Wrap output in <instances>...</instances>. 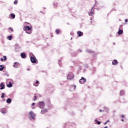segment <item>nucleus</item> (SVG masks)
Segmentation results:
<instances>
[{"label":"nucleus","mask_w":128,"mask_h":128,"mask_svg":"<svg viewBox=\"0 0 128 128\" xmlns=\"http://www.w3.org/2000/svg\"><path fill=\"white\" fill-rule=\"evenodd\" d=\"M32 29V27L28 26H25L24 28V30L26 32V34H32V32H28V30H30Z\"/></svg>","instance_id":"obj_1"},{"label":"nucleus","mask_w":128,"mask_h":128,"mask_svg":"<svg viewBox=\"0 0 128 128\" xmlns=\"http://www.w3.org/2000/svg\"><path fill=\"white\" fill-rule=\"evenodd\" d=\"M36 116V114H34V112H32V111H30V112H29V118L30 120V118H32V120H34V117Z\"/></svg>","instance_id":"obj_2"},{"label":"nucleus","mask_w":128,"mask_h":128,"mask_svg":"<svg viewBox=\"0 0 128 128\" xmlns=\"http://www.w3.org/2000/svg\"><path fill=\"white\" fill-rule=\"evenodd\" d=\"M30 60L32 64H36V58L34 56H32L30 58Z\"/></svg>","instance_id":"obj_3"},{"label":"nucleus","mask_w":128,"mask_h":128,"mask_svg":"<svg viewBox=\"0 0 128 128\" xmlns=\"http://www.w3.org/2000/svg\"><path fill=\"white\" fill-rule=\"evenodd\" d=\"M38 104L40 108H44V102H40L38 103Z\"/></svg>","instance_id":"obj_4"},{"label":"nucleus","mask_w":128,"mask_h":128,"mask_svg":"<svg viewBox=\"0 0 128 128\" xmlns=\"http://www.w3.org/2000/svg\"><path fill=\"white\" fill-rule=\"evenodd\" d=\"M68 80H72L74 78V74L72 72H70L68 74L67 76Z\"/></svg>","instance_id":"obj_5"},{"label":"nucleus","mask_w":128,"mask_h":128,"mask_svg":"<svg viewBox=\"0 0 128 128\" xmlns=\"http://www.w3.org/2000/svg\"><path fill=\"white\" fill-rule=\"evenodd\" d=\"M86 82V80L84 78L82 77L81 79L80 80L79 82L82 84H84Z\"/></svg>","instance_id":"obj_6"},{"label":"nucleus","mask_w":128,"mask_h":128,"mask_svg":"<svg viewBox=\"0 0 128 128\" xmlns=\"http://www.w3.org/2000/svg\"><path fill=\"white\" fill-rule=\"evenodd\" d=\"M13 66L15 68H20V64L18 62H15Z\"/></svg>","instance_id":"obj_7"},{"label":"nucleus","mask_w":128,"mask_h":128,"mask_svg":"<svg viewBox=\"0 0 128 128\" xmlns=\"http://www.w3.org/2000/svg\"><path fill=\"white\" fill-rule=\"evenodd\" d=\"M94 8H92L90 10V12H88V14L90 16H92V14H94Z\"/></svg>","instance_id":"obj_8"},{"label":"nucleus","mask_w":128,"mask_h":128,"mask_svg":"<svg viewBox=\"0 0 128 128\" xmlns=\"http://www.w3.org/2000/svg\"><path fill=\"white\" fill-rule=\"evenodd\" d=\"M77 34L78 36H84V33L80 31L77 32Z\"/></svg>","instance_id":"obj_9"},{"label":"nucleus","mask_w":128,"mask_h":128,"mask_svg":"<svg viewBox=\"0 0 128 128\" xmlns=\"http://www.w3.org/2000/svg\"><path fill=\"white\" fill-rule=\"evenodd\" d=\"M118 64V60H114L112 62V64L113 66H116V64Z\"/></svg>","instance_id":"obj_10"},{"label":"nucleus","mask_w":128,"mask_h":128,"mask_svg":"<svg viewBox=\"0 0 128 128\" xmlns=\"http://www.w3.org/2000/svg\"><path fill=\"white\" fill-rule=\"evenodd\" d=\"M26 54L24 52L20 54V56L22 58H26Z\"/></svg>","instance_id":"obj_11"},{"label":"nucleus","mask_w":128,"mask_h":128,"mask_svg":"<svg viewBox=\"0 0 128 128\" xmlns=\"http://www.w3.org/2000/svg\"><path fill=\"white\" fill-rule=\"evenodd\" d=\"M45 112H48V109H44L41 110V114H44Z\"/></svg>","instance_id":"obj_12"},{"label":"nucleus","mask_w":128,"mask_h":128,"mask_svg":"<svg viewBox=\"0 0 128 128\" xmlns=\"http://www.w3.org/2000/svg\"><path fill=\"white\" fill-rule=\"evenodd\" d=\"M4 84L2 83H1L0 84V90H4Z\"/></svg>","instance_id":"obj_13"},{"label":"nucleus","mask_w":128,"mask_h":128,"mask_svg":"<svg viewBox=\"0 0 128 128\" xmlns=\"http://www.w3.org/2000/svg\"><path fill=\"white\" fill-rule=\"evenodd\" d=\"M0 71L2 72L4 70V66L3 65H0Z\"/></svg>","instance_id":"obj_14"},{"label":"nucleus","mask_w":128,"mask_h":128,"mask_svg":"<svg viewBox=\"0 0 128 128\" xmlns=\"http://www.w3.org/2000/svg\"><path fill=\"white\" fill-rule=\"evenodd\" d=\"M7 104H10L12 102V99L10 98H8L6 100Z\"/></svg>","instance_id":"obj_15"},{"label":"nucleus","mask_w":128,"mask_h":128,"mask_svg":"<svg viewBox=\"0 0 128 128\" xmlns=\"http://www.w3.org/2000/svg\"><path fill=\"white\" fill-rule=\"evenodd\" d=\"M6 60V56H4L2 58H1V62H4V60Z\"/></svg>","instance_id":"obj_16"},{"label":"nucleus","mask_w":128,"mask_h":128,"mask_svg":"<svg viewBox=\"0 0 128 128\" xmlns=\"http://www.w3.org/2000/svg\"><path fill=\"white\" fill-rule=\"evenodd\" d=\"M122 32H124V31L122 30L119 29L118 31V34L120 35L122 34Z\"/></svg>","instance_id":"obj_17"},{"label":"nucleus","mask_w":128,"mask_h":128,"mask_svg":"<svg viewBox=\"0 0 128 128\" xmlns=\"http://www.w3.org/2000/svg\"><path fill=\"white\" fill-rule=\"evenodd\" d=\"M8 40H12V36H9L7 37Z\"/></svg>","instance_id":"obj_18"},{"label":"nucleus","mask_w":128,"mask_h":128,"mask_svg":"<svg viewBox=\"0 0 128 128\" xmlns=\"http://www.w3.org/2000/svg\"><path fill=\"white\" fill-rule=\"evenodd\" d=\"M8 88H12V82H10L8 84H7Z\"/></svg>","instance_id":"obj_19"},{"label":"nucleus","mask_w":128,"mask_h":128,"mask_svg":"<svg viewBox=\"0 0 128 128\" xmlns=\"http://www.w3.org/2000/svg\"><path fill=\"white\" fill-rule=\"evenodd\" d=\"M10 16L12 18H16V15L14 14H11Z\"/></svg>","instance_id":"obj_20"},{"label":"nucleus","mask_w":128,"mask_h":128,"mask_svg":"<svg viewBox=\"0 0 128 128\" xmlns=\"http://www.w3.org/2000/svg\"><path fill=\"white\" fill-rule=\"evenodd\" d=\"M104 110H105V112H108V111L110 110L106 107H104Z\"/></svg>","instance_id":"obj_21"},{"label":"nucleus","mask_w":128,"mask_h":128,"mask_svg":"<svg viewBox=\"0 0 128 128\" xmlns=\"http://www.w3.org/2000/svg\"><path fill=\"white\" fill-rule=\"evenodd\" d=\"M95 122L98 124H100V122L98 121V120H95Z\"/></svg>","instance_id":"obj_22"},{"label":"nucleus","mask_w":128,"mask_h":128,"mask_svg":"<svg viewBox=\"0 0 128 128\" xmlns=\"http://www.w3.org/2000/svg\"><path fill=\"white\" fill-rule=\"evenodd\" d=\"M124 90L121 91L120 92V96L124 95Z\"/></svg>","instance_id":"obj_23"},{"label":"nucleus","mask_w":128,"mask_h":128,"mask_svg":"<svg viewBox=\"0 0 128 128\" xmlns=\"http://www.w3.org/2000/svg\"><path fill=\"white\" fill-rule=\"evenodd\" d=\"M56 32L57 34H60V30L58 29L56 30Z\"/></svg>","instance_id":"obj_24"},{"label":"nucleus","mask_w":128,"mask_h":128,"mask_svg":"<svg viewBox=\"0 0 128 128\" xmlns=\"http://www.w3.org/2000/svg\"><path fill=\"white\" fill-rule=\"evenodd\" d=\"M16 46H17V48H20V47L18 44H16Z\"/></svg>","instance_id":"obj_25"},{"label":"nucleus","mask_w":128,"mask_h":128,"mask_svg":"<svg viewBox=\"0 0 128 128\" xmlns=\"http://www.w3.org/2000/svg\"><path fill=\"white\" fill-rule=\"evenodd\" d=\"M1 98H4V93H2Z\"/></svg>","instance_id":"obj_26"},{"label":"nucleus","mask_w":128,"mask_h":128,"mask_svg":"<svg viewBox=\"0 0 128 128\" xmlns=\"http://www.w3.org/2000/svg\"><path fill=\"white\" fill-rule=\"evenodd\" d=\"M8 30H11V32H14V29H12V28H8Z\"/></svg>","instance_id":"obj_27"},{"label":"nucleus","mask_w":128,"mask_h":128,"mask_svg":"<svg viewBox=\"0 0 128 128\" xmlns=\"http://www.w3.org/2000/svg\"><path fill=\"white\" fill-rule=\"evenodd\" d=\"M14 4H18V0H16L14 2Z\"/></svg>","instance_id":"obj_28"},{"label":"nucleus","mask_w":128,"mask_h":128,"mask_svg":"<svg viewBox=\"0 0 128 128\" xmlns=\"http://www.w3.org/2000/svg\"><path fill=\"white\" fill-rule=\"evenodd\" d=\"M72 88H74V90H76V85H72Z\"/></svg>","instance_id":"obj_29"},{"label":"nucleus","mask_w":128,"mask_h":128,"mask_svg":"<svg viewBox=\"0 0 128 128\" xmlns=\"http://www.w3.org/2000/svg\"><path fill=\"white\" fill-rule=\"evenodd\" d=\"M86 52H88V53L92 52L90 50H87Z\"/></svg>","instance_id":"obj_30"},{"label":"nucleus","mask_w":128,"mask_h":128,"mask_svg":"<svg viewBox=\"0 0 128 128\" xmlns=\"http://www.w3.org/2000/svg\"><path fill=\"white\" fill-rule=\"evenodd\" d=\"M34 100H36V96H34Z\"/></svg>","instance_id":"obj_31"},{"label":"nucleus","mask_w":128,"mask_h":128,"mask_svg":"<svg viewBox=\"0 0 128 128\" xmlns=\"http://www.w3.org/2000/svg\"><path fill=\"white\" fill-rule=\"evenodd\" d=\"M34 104H36L32 103V106H34Z\"/></svg>","instance_id":"obj_32"},{"label":"nucleus","mask_w":128,"mask_h":128,"mask_svg":"<svg viewBox=\"0 0 128 128\" xmlns=\"http://www.w3.org/2000/svg\"><path fill=\"white\" fill-rule=\"evenodd\" d=\"M36 84H38V80H36Z\"/></svg>","instance_id":"obj_33"},{"label":"nucleus","mask_w":128,"mask_h":128,"mask_svg":"<svg viewBox=\"0 0 128 128\" xmlns=\"http://www.w3.org/2000/svg\"><path fill=\"white\" fill-rule=\"evenodd\" d=\"M2 114H6V112H4V111H2Z\"/></svg>","instance_id":"obj_34"},{"label":"nucleus","mask_w":128,"mask_h":128,"mask_svg":"<svg viewBox=\"0 0 128 128\" xmlns=\"http://www.w3.org/2000/svg\"><path fill=\"white\" fill-rule=\"evenodd\" d=\"M125 22H128V19H126Z\"/></svg>","instance_id":"obj_35"},{"label":"nucleus","mask_w":128,"mask_h":128,"mask_svg":"<svg viewBox=\"0 0 128 128\" xmlns=\"http://www.w3.org/2000/svg\"><path fill=\"white\" fill-rule=\"evenodd\" d=\"M106 122L107 123H108V122H110V120H108Z\"/></svg>","instance_id":"obj_36"},{"label":"nucleus","mask_w":128,"mask_h":128,"mask_svg":"<svg viewBox=\"0 0 128 128\" xmlns=\"http://www.w3.org/2000/svg\"><path fill=\"white\" fill-rule=\"evenodd\" d=\"M106 124H108V122H106L104 123V124L106 125Z\"/></svg>","instance_id":"obj_37"},{"label":"nucleus","mask_w":128,"mask_h":128,"mask_svg":"<svg viewBox=\"0 0 128 128\" xmlns=\"http://www.w3.org/2000/svg\"><path fill=\"white\" fill-rule=\"evenodd\" d=\"M122 118H124V115H122Z\"/></svg>","instance_id":"obj_38"},{"label":"nucleus","mask_w":128,"mask_h":128,"mask_svg":"<svg viewBox=\"0 0 128 128\" xmlns=\"http://www.w3.org/2000/svg\"><path fill=\"white\" fill-rule=\"evenodd\" d=\"M100 112H102V110H100Z\"/></svg>","instance_id":"obj_39"},{"label":"nucleus","mask_w":128,"mask_h":128,"mask_svg":"<svg viewBox=\"0 0 128 128\" xmlns=\"http://www.w3.org/2000/svg\"><path fill=\"white\" fill-rule=\"evenodd\" d=\"M104 128H108V126H106Z\"/></svg>","instance_id":"obj_40"},{"label":"nucleus","mask_w":128,"mask_h":128,"mask_svg":"<svg viewBox=\"0 0 128 128\" xmlns=\"http://www.w3.org/2000/svg\"><path fill=\"white\" fill-rule=\"evenodd\" d=\"M34 86H38V85L34 84Z\"/></svg>","instance_id":"obj_41"},{"label":"nucleus","mask_w":128,"mask_h":128,"mask_svg":"<svg viewBox=\"0 0 128 128\" xmlns=\"http://www.w3.org/2000/svg\"><path fill=\"white\" fill-rule=\"evenodd\" d=\"M121 120L122 122H124V119H122Z\"/></svg>","instance_id":"obj_42"},{"label":"nucleus","mask_w":128,"mask_h":128,"mask_svg":"<svg viewBox=\"0 0 128 128\" xmlns=\"http://www.w3.org/2000/svg\"><path fill=\"white\" fill-rule=\"evenodd\" d=\"M27 70H30V68H28V69Z\"/></svg>","instance_id":"obj_43"},{"label":"nucleus","mask_w":128,"mask_h":128,"mask_svg":"<svg viewBox=\"0 0 128 128\" xmlns=\"http://www.w3.org/2000/svg\"><path fill=\"white\" fill-rule=\"evenodd\" d=\"M39 96L40 98V96H42L40 94H39Z\"/></svg>","instance_id":"obj_44"},{"label":"nucleus","mask_w":128,"mask_h":128,"mask_svg":"<svg viewBox=\"0 0 128 128\" xmlns=\"http://www.w3.org/2000/svg\"><path fill=\"white\" fill-rule=\"evenodd\" d=\"M92 20V18H90V20Z\"/></svg>","instance_id":"obj_45"},{"label":"nucleus","mask_w":128,"mask_h":128,"mask_svg":"<svg viewBox=\"0 0 128 128\" xmlns=\"http://www.w3.org/2000/svg\"><path fill=\"white\" fill-rule=\"evenodd\" d=\"M80 52H82V50H80Z\"/></svg>","instance_id":"obj_46"}]
</instances>
